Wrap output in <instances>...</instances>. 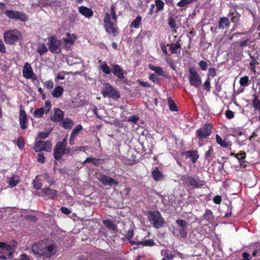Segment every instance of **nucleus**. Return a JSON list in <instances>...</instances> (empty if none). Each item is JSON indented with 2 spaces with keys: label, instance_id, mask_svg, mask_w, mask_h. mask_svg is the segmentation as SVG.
<instances>
[{
  "label": "nucleus",
  "instance_id": "obj_1",
  "mask_svg": "<svg viewBox=\"0 0 260 260\" xmlns=\"http://www.w3.org/2000/svg\"><path fill=\"white\" fill-rule=\"evenodd\" d=\"M31 250L36 255L50 257L56 253L57 248L48 240H46L34 243L31 246Z\"/></svg>",
  "mask_w": 260,
  "mask_h": 260
},
{
  "label": "nucleus",
  "instance_id": "obj_2",
  "mask_svg": "<svg viewBox=\"0 0 260 260\" xmlns=\"http://www.w3.org/2000/svg\"><path fill=\"white\" fill-rule=\"evenodd\" d=\"M117 22L115 7L112 5L109 12L105 13L104 18V26L106 31L113 36H116L118 34Z\"/></svg>",
  "mask_w": 260,
  "mask_h": 260
},
{
  "label": "nucleus",
  "instance_id": "obj_3",
  "mask_svg": "<svg viewBox=\"0 0 260 260\" xmlns=\"http://www.w3.org/2000/svg\"><path fill=\"white\" fill-rule=\"evenodd\" d=\"M16 245L17 243L14 241L7 243L0 242V258L11 259L16 250Z\"/></svg>",
  "mask_w": 260,
  "mask_h": 260
},
{
  "label": "nucleus",
  "instance_id": "obj_4",
  "mask_svg": "<svg viewBox=\"0 0 260 260\" xmlns=\"http://www.w3.org/2000/svg\"><path fill=\"white\" fill-rule=\"evenodd\" d=\"M21 38V33L16 29L7 30L4 34V40L7 44L14 45L19 41Z\"/></svg>",
  "mask_w": 260,
  "mask_h": 260
},
{
  "label": "nucleus",
  "instance_id": "obj_5",
  "mask_svg": "<svg viewBox=\"0 0 260 260\" xmlns=\"http://www.w3.org/2000/svg\"><path fill=\"white\" fill-rule=\"evenodd\" d=\"M148 221L155 228L159 229L164 225V219L160 213L158 212H149L148 213Z\"/></svg>",
  "mask_w": 260,
  "mask_h": 260
},
{
  "label": "nucleus",
  "instance_id": "obj_6",
  "mask_svg": "<svg viewBox=\"0 0 260 260\" xmlns=\"http://www.w3.org/2000/svg\"><path fill=\"white\" fill-rule=\"evenodd\" d=\"M6 16L10 19L26 22L28 20L27 15L23 12L13 10H7L4 12Z\"/></svg>",
  "mask_w": 260,
  "mask_h": 260
},
{
  "label": "nucleus",
  "instance_id": "obj_7",
  "mask_svg": "<svg viewBox=\"0 0 260 260\" xmlns=\"http://www.w3.org/2000/svg\"><path fill=\"white\" fill-rule=\"evenodd\" d=\"M47 46L50 52L53 53H58L61 50L62 41L52 36L48 37Z\"/></svg>",
  "mask_w": 260,
  "mask_h": 260
},
{
  "label": "nucleus",
  "instance_id": "obj_8",
  "mask_svg": "<svg viewBox=\"0 0 260 260\" xmlns=\"http://www.w3.org/2000/svg\"><path fill=\"white\" fill-rule=\"evenodd\" d=\"M67 137L61 142H58L54 148L53 155L56 159H59L64 154L65 146L67 145Z\"/></svg>",
  "mask_w": 260,
  "mask_h": 260
},
{
  "label": "nucleus",
  "instance_id": "obj_9",
  "mask_svg": "<svg viewBox=\"0 0 260 260\" xmlns=\"http://www.w3.org/2000/svg\"><path fill=\"white\" fill-rule=\"evenodd\" d=\"M102 93L104 98L110 97L114 99H117L120 96L119 94L116 89L109 83H105L104 84V88L102 91Z\"/></svg>",
  "mask_w": 260,
  "mask_h": 260
},
{
  "label": "nucleus",
  "instance_id": "obj_10",
  "mask_svg": "<svg viewBox=\"0 0 260 260\" xmlns=\"http://www.w3.org/2000/svg\"><path fill=\"white\" fill-rule=\"evenodd\" d=\"M188 79L191 86L198 87L202 84V79L198 73L193 69L189 70Z\"/></svg>",
  "mask_w": 260,
  "mask_h": 260
},
{
  "label": "nucleus",
  "instance_id": "obj_11",
  "mask_svg": "<svg viewBox=\"0 0 260 260\" xmlns=\"http://www.w3.org/2000/svg\"><path fill=\"white\" fill-rule=\"evenodd\" d=\"M213 128L211 124H205L201 128L197 131V134L198 138L204 139L209 136Z\"/></svg>",
  "mask_w": 260,
  "mask_h": 260
},
{
  "label": "nucleus",
  "instance_id": "obj_12",
  "mask_svg": "<svg viewBox=\"0 0 260 260\" xmlns=\"http://www.w3.org/2000/svg\"><path fill=\"white\" fill-rule=\"evenodd\" d=\"M52 145L49 141H38L36 142L34 146V150L36 152L42 151H50Z\"/></svg>",
  "mask_w": 260,
  "mask_h": 260
},
{
  "label": "nucleus",
  "instance_id": "obj_13",
  "mask_svg": "<svg viewBox=\"0 0 260 260\" xmlns=\"http://www.w3.org/2000/svg\"><path fill=\"white\" fill-rule=\"evenodd\" d=\"M184 180L186 183L196 188L201 187L205 184V182L203 180L198 178H194L190 176L184 177Z\"/></svg>",
  "mask_w": 260,
  "mask_h": 260
},
{
  "label": "nucleus",
  "instance_id": "obj_14",
  "mask_svg": "<svg viewBox=\"0 0 260 260\" xmlns=\"http://www.w3.org/2000/svg\"><path fill=\"white\" fill-rule=\"evenodd\" d=\"M98 179L104 186H111L118 184V181L105 175H100Z\"/></svg>",
  "mask_w": 260,
  "mask_h": 260
},
{
  "label": "nucleus",
  "instance_id": "obj_15",
  "mask_svg": "<svg viewBox=\"0 0 260 260\" xmlns=\"http://www.w3.org/2000/svg\"><path fill=\"white\" fill-rule=\"evenodd\" d=\"M22 72L23 75L25 78L36 79V78L33 77L34 74L30 65L28 63L26 62L25 63Z\"/></svg>",
  "mask_w": 260,
  "mask_h": 260
},
{
  "label": "nucleus",
  "instance_id": "obj_16",
  "mask_svg": "<svg viewBox=\"0 0 260 260\" xmlns=\"http://www.w3.org/2000/svg\"><path fill=\"white\" fill-rule=\"evenodd\" d=\"M64 116L63 112L58 108H55L54 109V114L51 117V120L53 122H59L63 120Z\"/></svg>",
  "mask_w": 260,
  "mask_h": 260
},
{
  "label": "nucleus",
  "instance_id": "obj_17",
  "mask_svg": "<svg viewBox=\"0 0 260 260\" xmlns=\"http://www.w3.org/2000/svg\"><path fill=\"white\" fill-rule=\"evenodd\" d=\"M20 127L22 129H25L27 127V119L26 118V114L24 110L21 109L19 112V119Z\"/></svg>",
  "mask_w": 260,
  "mask_h": 260
},
{
  "label": "nucleus",
  "instance_id": "obj_18",
  "mask_svg": "<svg viewBox=\"0 0 260 260\" xmlns=\"http://www.w3.org/2000/svg\"><path fill=\"white\" fill-rule=\"evenodd\" d=\"M112 72L119 79H122L124 77L123 70L118 64L112 66Z\"/></svg>",
  "mask_w": 260,
  "mask_h": 260
},
{
  "label": "nucleus",
  "instance_id": "obj_19",
  "mask_svg": "<svg viewBox=\"0 0 260 260\" xmlns=\"http://www.w3.org/2000/svg\"><path fill=\"white\" fill-rule=\"evenodd\" d=\"M78 9L79 13L86 18H90L93 15L92 11L86 7L81 6Z\"/></svg>",
  "mask_w": 260,
  "mask_h": 260
},
{
  "label": "nucleus",
  "instance_id": "obj_20",
  "mask_svg": "<svg viewBox=\"0 0 260 260\" xmlns=\"http://www.w3.org/2000/svg\"><path fill=\"white\" fill-rule=\"evenodd\" d=\"M184 154L186 155V157L190 158L191 159L193 163H195L199 158V155L197 150H192L187 151L184 152Z\"/></svg>",
  "mask_w": 260,
  "mask_h": 260
},
{
  "label": "nucleus",
  "instance_id": "obj_21",
  "mask_svg": "<svg viewBox=\"0 0 260 260\" xmlns=\"http://www.w3.org/2000/svg\"><path fill=\"white\" fill-rule=\"evenodd\" d=\"M229 16L232 21L236 22L238 21L240 15L237 12L235 8H232L229 11Z\"/></svg>",
  "mask_w": 260,
  "mask_h": 260
},
{
  "label": "nucleus",
  "instance_id": "obj_22",
  "mask_svg": "<svg viewBox=\"0 0 260 260\" xmlns=\"http://www.w3.org/2000/svg\"><path fill=\"white\" fill-rule=\"evenodd\" d=\"M42 192L49 199H53L56 196L57 193L56 190L48 188H44L42 189Z\"/></svg>",
  "mask_w": 260,
  "mask_h": 260
},
{
  "label": "nucleus",
  "instance_id": "obj_23",
  "mask_svg": "<svg viewBox=\"0 0 260 260\" xmlns=\"http://www.w3.org/2000/svg\"><path fill=\"white\" fill-rule=\"evenodd\" d=\"M102 161H103L102 159L88 157L84 161L83 164L91 162L95 166H100L102 164Z\"/></svg>",
  "mask_w": 260,
  "mask_h": 260
},
{
  "label": "nucleus",
  "instance_id": "obj_24",
  "mask_svg": "<svg viewBox=\"0 0 260 260\" xmlns=\"http://www.w3.org/2000/svg\"><path fill=\"white\" fill-rule=\"evenodd\" d=\"M74 125V122L71 119L66 118L61 121V126L65 129H70Z\"/></svg>",
  "mask_w": 260,
  "mask_h": 260
},
{
  "label": "nucleus",
  "instance_id": "obj_25",
  "mask_svg": "<svg viewBox=\"0 0 260 260\" xmlns=\"http://www.w3.org/2000/svg\"><path fill=\"white\" fill-rule=\"evenodd\" d=\"M152 176L156 181H161L164 179V176L158 168H155L152 172Z\"/></svg>",
  "mask_w": 260,
  "mask_h": 260
},
{
  "label": "nucleus",
  "instance_id": "obj_26",
  "mask_svg": "<svg viewBox=\"0 0 260 260\" xmlns=\"http://www.w3.org/2000/svg\"><path fill=\"white\" fill-rule=\"evenodd\" d=\"M214 217L212 212L209 210H206L204 213L202 220H205L209 222H212L213 220Z\"/></svg>",
  "mask_w": 260,
  "mask_h": 260
},
{
  "label": "nucleus",
  "instance_id": "obj_27",
  "mask_svg": "<svg viewBox=\"0 0 260 260\" xmlns=\"http://www.w3.org/2000/svg\"><path fill=\"white\" fill-rule=\"evenodd\" d=\"M64 89L61 86H57L53 89L52 92V95L56 98L61 96L63 92Z\"/></svg>",
  "mask_w": 260,
  "mask_h": 260
},
{
  "label": "nucleus",
  "instance_id": "obj_28",
  "mask_svg": "<svg viewBox=\"0 0 260 260\" xmlns=\"http://www.w3.org/2000/svg\"><path fill=\"white\" fill-rule=\"evenodd\" d=\"M19 181V178L17 175H13L8 178V182L10 187L12 188L17 185Z\"/></svg>",
  "mask_w": 260,
  "mask_h": 260
},
{
  "label": "nucleus",
  "instance_id": "obj_29",
  "mask_svg": "<svg viewBox=\"0 0 260 260\" xmlns=\"http://www.w3.org/2000/svg\"><path fill=\"white\" fill-rule=\"evenodd\" d=\"M131 243L133 245H143L144 246H153L154 245V241L152 239L146 240L144 241H140L138 242L131 241Z\"/></svg>",
  "mask_w": 260,
  "mask_h": 260
},
{
  "label": "nucleus",
  "instance_id": "obj_30",
  "mask_svg": "<svg viewBox=\"0 0 260 260\" xmlns=\"http://www.w3.org/2000/svg\"><path fill=\"white\" fill-rule=\"evenodd\" d=\"M141 22L142 17L139 15L131 23L130 27L132 28H138L141 24Z\"/></svg>",
  "mask_w": 260,
  "mask_h": 260
},
{
  "label": "nucleus",
  "instance_id": "obj_31",
  "mask_svg": "<svg viewBox=\"0 0 260 260\" xmlns=\"http://www.w3.org/2000/svg\"><path fill=\"white\" fill-rule=\"evenodd\" d=\"M47 48L44 43H39L37 47V52L40 55H42L48 51Z\"/></svg>",
  "mask_w": 260,
  "mask_h": 260
},
{
  "label": "nucleus",
  "instance_id": "obj_32",
  "mask_svg": "<svg viewBox=\"0 0 260 260\" xmlns=\"http://www.w3.org/2000/svg\"><path fill=\"white\" fill-rule=\"evenodd\" d=\"M149 68L151 70L154 71L157 75L164 77L165 76V73L161 68L157 66H154L153 65H150Z\"/></svg>",
  "mask_w": 260,
  "mask_h": 260
},
{
  "label": "nucleus",
  "instance_id": "obj_33",
  "mask_svg": "<svg viewBox=\"0 0 260 260\" xmlns=\"http://www.w3.org/2000/svg\"><path fill=\"white\" fill-rule=\"evenodd\" d=\"M83 129V127L81 125L79 124L77 125L75 128H73L71 137L76 138L79 135L80 132Z\"/></svg>",
  "mask_w": 260,
  "mask_h": 260
},
{
  "label": "nucleus",
  "instance_id": "obj_34",
  "mask_svg": "<svg viewBox=\"0 0 260 260\" xmlns=\"http://www.w3.org/2000/svg\"><path fill=\"white\" fill-rule=\"evenodd\" d=\"M229 20L225 17H222L220 18L219 22V27L220 28L223 29L225 27L229 26Z\"/></svg>",
  "mask_w": 260,
  "mask_h": 260
},
{
  "label": "nucleus",
  "instance_id": "obj_35",
  "mask_svg": "<svg viewBox=\"0 0 260 260\" xmlns=\"http://www.w3.org/2000/svg\"><path fill=\"white\" fill-rule=\"evenodd\" d=\"M216 139L217 143L220 145L221 147L226 148L229 145L228 142L225 140H222V139L218 135H216Z\"/></svg>",
  "mask_w": 260,
  "mask_h": 260
},
{
  "label": "nucleus",
  "instance_id": "obj_36",
  "mask_svg": "<svg viewBox=\"0 0 260 260\" xmlns=\"http://www.w3.org/2000/svg\"><path fill=\"white\" fill-rule=\"evenodd\" d=\"M198 0H180L177 4V6L179 7H185L187 5L191 4L194 2H197Z\"/></svg>",
  "mask_w": 260,
  "mask_h": 260
},
{
  "label": "nucleus",
  "instance_id": "obj_37",
  "mask_svg": "<svg viewBox=\"0 0 260 260\" xmlns=\"http://www.w3.org/2000/svg\"><path fill=\"white\" fill-rule=\"evenodd\" d=\"M41 177H43V178L47 181L49 184L53 185V179L52 176H51L48 173H45L41 175Z\"/></svg>",
  "mask_w": 260,
  "mask_h": 260
},
{
  "label": "nucleus",
  "instance_id": "obj_38",
  "mask_svg": "<svg viewBox=\"0 0 260 260\" xmlns=\"http://www.w3.org/2000/svg\"><path fill=\"white\" fill-rule=\"evenodd\" d=\"M253 96L254 97L252 102L253 107L255 109L260 110V100H258L256 95L253 94Z\"/></svg>",
  "mask_w": 260,
  "mask_h": 260
},
{
  "label": "nucleus",
  "instance_id": "obj_39",
  "mask_svg": "<svg viewBox=\"0 0 260 260\" xmlns=\"http://www.w3.org/2000/svg\"><path fill=\"white\" fill-rule=\"evenodd\" d=\"M240 84L242 86H247L249 84V77L247 76H245L240 78L239 81Z\"/></svg>",
  "mask_w": 260,
  "mask_h": 260
},
{
  "label": "nucleus",
  "instance_id": "obj_40",
  "mask_svg": "<svg viewBox=\"0 0 260 260\" xmlns=\"http://www.w3.org/2000/svg\"><path fill=\"white\" fill-rule=\"evenodd\" d=\"M181 47V45L179 42H176V43L171 44L170 46V50L172 53H177V50Z\"/></svg>",
  "mask_w": 260,
  "mask_h": 260
},
{
  "label": "nucleus",
  "instance_id": "obj_41",
  "mask_svg": "<svg viewBox=\"0 0 260 260\" xmlns=\"http://www.w3.org/2000/svg\"><path fill=\"white\" fill-rule=\"evenodd\" d=\"M155 3L156 7V11L158 12L164 9V3L161 0H155Z\"/></svg>",
  "mask_w": 260,
  "mask_h": 260
},
{
  "label": "nucleus",
  "instance_id": "obj_42",
  "mask_svg": "<svg viewBox=\"0 0 260 260\" xmlns=\"http://www.w3.org/2000/svg\"><path fill=\"white\" fill-rule=\"evenodd\" d=\"M44 113V109L43 108L37 109L34 113V116L35 118L41 117Z\"/></svg>",
  "mask_w": 260,
  "mask_h": 260
},
{
  "label": "nucleus",
  "instance_id": "obj_43",
  "mask_svg": "<svg viewBox=\"0 0 260 260\" xmlns=\"http://www.w3.org/2000/svg\"><path fill=\"white\" fill-rule=\"evenodd\" d=\"M102 71L107 75H109L111 73V70L107 64L105 62L103 63L100 67Z\"/></svg>",
  "mask_w": 260,
  "mask_h": 260
},
{
  "label": "nucleus",
  "instance_id": "obj_44",
  "mask_svg": "<svg viewBox=\"0 0 260 260\" xmlns=\"http://www.w3.org/2000/svg\"><path fill=\"white\" fill-rule=\"evenodd\" d=\"M104 224L106 226H107L108 229L114 230L116 229L115 225L110 220H105L104 221Z\"/></svg>",
  "mask_w": 260,
  "mask_h": 260
},
{
  "label": "nucleus",
  "instance_id": "obj_45",
  "mask_svg": "<svg viewBox=\"0 0 260 260\" xmlns=\"http://www.w3.org/2000/svg\"><path fill=\"white\" fill-rule=\"evenodd\" d=\"M67 38L63 39L64 42L67 43L72 44L75 41L76 37L73 36H71L69 33L67 34Z\"/></svg>",
  "mask_w": 260,
  "mask_h": 260
},
{
  "label": "nucleus",
  "instance_id": "obj_46",
  "mask_svg": "<svg viewBox=\"0 0 260 260\" xmlns=\"http://www.w3.org/2000/svg\"><path fill=\"white\" fill-rule=\"evenodd\" d=\"M33 184L34 188L38 190L41 189L42 186L41 183L38 179V176L34 180Z\"/></svg>",
  "mask_w": 260,
  "mask_h": 260
},
{
  "label": "nucleus",
  "instance_id": "obj_47",
  "mask_svg": "<svg viewBox=\"0 0 260 260\" xmlns=\"http://www.w3.org/2000/svg\"><path fill=\"white\" fill-rule=\"evenodd\" d=\"M204 88L207 90V91H209L210 90V77L207 78L206 81L204 82L203 84Z\"/></svg>",
  "mask_w": 260,
  "mask_h": 260
},
{
  "label": "nucleus",
  "instance_id": "obj_48",
  "mask_svg": "<svg viewBox=\"0 0 260 260\" xmlns=\"http://www.w3.org/2000/svg\"><path fill=\"white\" fill-rule=\"evenodd\" d=\"M73 149L74 154H75L78 151L85 152L86 150L87 149V146H76L74 147Z\"/></svg>",
  "mask_w": 260,
  "mask_h": 260
},
{
  "label": "nucleus",
  "instance_id": "obj_49",
  "mask_svg": "<svg viewBox=\"0 0 260 260\" xmlns=\"http://www.w3.org/2000/svg\"><path fill=\"white\" fill-rule=\"evenodd\" d=\"M176 222L177 224L181 228V229L186 228V226L187 225V222L184 220L178 219L176 221Z\"/></svg>",
  "mask_w": 260,
  "mask_h": 260
},
{
  "label": "nucleus",
  "instance_id": "obj_50",
  "mask_svg": "<svg viewBox=\"0 0 260 260\" xmlns=\"http://www.w3.org/2000/svg\"><path fill=\"white\" fill-rule=\"evenodd\" d=\"M170 109L172 111H177V106L175 103L171 100L168 101Z\"/></svg>",
  "mask_w": 260,
  "mask_h": 260
},
{
  "label": "nucleus",
  "instance_id": "obj_51",
  "mask_svg": "<svg viewBox=\"0 0 260 260\" xmlns=\"http://www.w3.org/2000/svg\"><path fill=\"white\" fill-rule=\"evenodd\" d=\"M70 20L71 22H75L78 20V14L75 11H73L71 14Z\"/></svg>",
  "mask_w": 260,
  "mask_h": 260
},
{
  "label": "nucleus",
  "instance_id": "obj_52",
  "mask_svg": "<svg viewBox=\"0 0 260 260\" xmlns=\"http://www.w3.org/2000/svg\"><path fill=\"white\" fill-rule=\"evenodd\" d=\"M168 23L171 28H172L174 30L176 29V21L173 18H171L169 20Z\"/></svg>",
  "mask_w": 260,
  "mask_h": 260
},
{
  "label": "nucleus",
  "instance_id": "obj_53",
  "mask_svg": "<svg viewBox=\"0 0 260 260\" xmlns=\"http://www.w3.org/2000/svg\"><path fill=\"white\" fill-rule=\"evenodd\" d=\"M180 236L181 238H185L187 237V231L186 228H182L179 230Z\"/></svg>",
  "mask_w": 260,
  "mask_h": 260
},
{
  "label": "nucleus",
  "instance_id": "obj_54",
  "mask_svg": "<svg viewBox=\"0 0 260 260\" xmlns=\"http://www.w3.org/2000/svg\"><path fill=\"white\" fill-rule=\"evenodd\" d=\"M64 154H69L70 155H73L74 154V151L73 148L71 149L70 147H67L65 146L64 149Z\"/></svg>",
  "mask_w": 260,
  "mask_h": 260
},
{
  "label": "nucleus",
  "instance_id": "obj_55",
  "mask_svg": "<svg viewBox=\"0 0 260 260\" xmlns=\"http://www.w3.org/2000/svg\"><path fill=\"white\" fill-rule=\"evenodd\" d=\"M199 65L200 67L202 69L203 71H206L207 69L208 65L206 61L202 60L200 61Z\"/></svg>",
  "mask_w": 260,
  "mask_h": 260
},
{
  "label": "nucleus",
  "instance_id": "obj_56",
  "mask_svg": "<svg viewBox=\"0 0 260 260\" xmlns=\"http://www.w3.org/2000/svg\"><path fill=\"white\" fill-rule=\"evenodd\" d=\"M37 160L40 163H44L45 160L44 154L42 153H38L37 155Z\"/></svg>",
  "mask_w": 260,
  "mask_h": 260
},
{
  "label": "nucleus",
  "instance_id": "obj_57",
  "mask_svg": "<svg viewBox=\"0 0 260 260\" xmlns=\"http://www.w3.org/2000/svg\"><path fill=\"white\" fill-rule=\"evenodd\" d=\"M45 85L48 90L52 89L53 87V83L51 80H49L45 82Z\"/></svg>",
  "mask_w": 260,
  "mask_h": 260
},
{
  "label": "nucleus",
  "instance_id": "obj_58",
  "mask_svg": "<svg viewBox=\"0 0 260 260\" xmlns=\"http://www.w3.org/2000/svg\"><path fill=\"white\" fill-rule=\"evenodd\" d=\"M216 71L214 68H210L208 70V74L207 75V78L210 77V76L214 77L216 75Z\"/></svg>",
  "mask_w": 260,
  "mask_h": 260
},
{
  "label": "nucleus",
  "instance_id": "obj_59",
  "mask_svg": "<svg viewBox=\"0 0 260 260\" xmlns=\"http://www.w3.org/2000/svg\"><path fill=\"white\" fill-rule=\"evenodd\" d=\"M45 107L46 108L45 113L47 114L51 107V104L49 101H46L45 102Z\"/></svg>",
  "mask_w": 260,
  "mask_h": 260
},
{
  "label": "nucleus",
  "instance_id": "obj_60",
  "mask_svg": "<svg viewBox=\"0 0 260 260\" xmlns=\"http://www.w3.org/2000/svg\"><path fill=\"white\" fill-rule=\"evenodd\" d=\"M49 136V133L41 132L38 134V138L40 139H45Z\"/></svg>",
  "mask_w": 260,
  "mask_h": 260
},
{
  "label": "nucleus",
  "instance_id": "obj_61",
  "mask_svg": "<svg viewBox=\"0 0 260 260\" xmlns=\"http://www.w3.org/2000/svg\"><path fill=\"white\" fill-rule=\"evenodd\" d=\"M17 145L19 148H22L24 145V140L22 138H20L17 140Z\"/></svg>",
  "mask_w": 260,
  "mask_h": 260
},
{
  "label": "nucleus",
  "instance_id": "obj_62",
  "mask_svg": "<svg viewBox=\"0 0 260 260\" xmlns=\"http://www.w3.org/2000/svg\"><path fill=\"white\" fill-rule=\"evenodd\" d=\"M256 59L255 58H252V59L250 63V66L251 69L252 70L253 72H255V64H256Z\"/></svg>",
  "mask_w": 260,
  "mask_h": 260
},
{
  "label": "nucleus",
  "instance_id": "obj_63",
  "mask_svg": "<svg viewBox=\"0 0 260 260\" xmlns=\"http://www.w3.org/2000/svg\"><path fill=\"white\" fill-rule=\"evenodd\" d=\"M225 116L228 119H232L234 117V113L231 110H227L225 112Z\"/></svg>",
  "mask_w": 260,
  "mask_h": 260
},
{
  "label": "nucleus",
  "instance_id": "obj_64",
  "mask_svg": "<svg viewBox=\"0 0 260 260\" xmlns=\"http://www.w3.org/2000/svg\"><path fill=\"white\" fill-rule=\"evenodd\" d=\"M139 119V117L137 116H133L129 117L128 121L129 122H132L133 123H136L138 120Z\"/></svg>",
  "mask_w": 260,
  "mask_h": 260
}]
</instances>
